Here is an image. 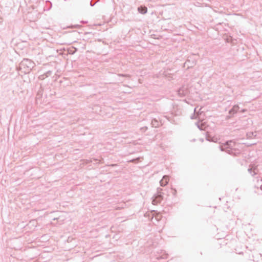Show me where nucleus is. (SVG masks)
Returning <instances> with one entry per match:
<instances>
[{
	"mask_svg": "<svg viewBox=\"0 0 262 262\" xmlns=\"http://www.w3.org/2000/svg\"><path fill=\"white\" fill-rule=\"evenodd\" d=\"M235 146V143L232 141H229L226 142V144L221 145L220 148L221 150H225L229 154H233L236 155L238 152L236 151L235 149H232V147Z\"/></svg>",
	"mask_w": 262,
	"mask_h": 262,
	"instance_id": "obj_1",
	"label": "nucleus"
},
{
	"mask_svg": "<svg viewBox=\"0 0 262 262\" xmlns=\"http://www.w3.org/2000/svg\"><path fill=\"white\" fill-rule=\"evenodd\" d=\"M188 90L187 86H182L177 91L178 95L180 97L185 96L188 94Z\"/></svg>",
	"mask_w": 262,
	"mask_h": 262,
	"instance_id": "obj_2",
	"label": "nucleus"
},
{
	"mask_svg": "<svg viewBox=\"0 0 262 262\" xmlns=\"http://www.w3.org/2000/svg\"><path fill=\"white\" fill-rule=\"evenodd\" d=\"M201 108H200L199 110V111H198V112H196V108H194V114L191 116V119H196V118H198L199 119L201 120L202 119V114L203 113V111H201Z\"/></svg>",
	"mask_w": 262,
	"mask_h": 262,
	"instance_id": "obj_3",
	"label": "nucleus"
},
{
	"mask_svg": "<svg viewBox=\"0 0 262 262\" xmlns=\"http://www.w3.org/2000/svg\"><path fill=\"white\" fill-rule=\"evenodd\" d=\"M206 139L207 140L209 141H212L214 142H216L217 141V138L215 137H212L209 133L207 132V134L206 135Z\"/></svg>",
	"mask_w": 262,
	"mask_h": 262,
	"instance_id": "obj_4",
	"label": "nucleus"
},
{
	"mask_svg": "<svg viewBox=\"0 0 262 262\" xmlns=\"http://www.w3.org/2000/svg\"><path fill=\"white\" fill-rule=\"evenodd\" d=\"M196 125L198 126V127L201 130L205 129L206 127V124L205 122H199L196 123Z\"/></svg>",
	"mask_w": 262,
	"mask_h": 262,
	"instance_id": "obj_5",
	"label": "nucleus"
},
{
	"mask_svg": "<svg viewBox=\"0 0 262 262\" xmlns=\"http://www.w3.org/2000/svg\"><path fill=\"white\" fill-rule=\"evenodd\" d=\"M138 10L139 12L141 14H144L147 13V7H146L145 6H141L138 7Z\"/></svg>",
	"mask_w": 262,
	"mask_h": 262,
	"instance_id": "obj_6",
	"label": "nucleus"
},
{
	"mask_svg": "<svg viewBox=\"0 0 262 262\" xmlns=\"http://www.w3.org/2000/svg\"><path fill=\"white\" fill-rule=\"evenodd\" d=\"M239 106L237 105H235L233 106L232 109L229 111L230 114H234L236 113L239 110Z\"/></svg>",
	"mask_w": 262,
	"mask_h": 262,
	"instance_id": "obj_7",
	"label": "nucleus"
},
{
	"mask_svg": "<svg viewBox=\"0 0 262 262\" xmlns=\"http://www.w3.org/2000/svg\"><path fill=\"white\" fill-rule=\"evenodd\" d=\"M248 171L252 176L256 174L257 172H258L257 169L254 166H253L251 168H249L248 169Z\"/></svg>",
	"mask_w": 262,
	"mask_h": 262,
	"instance_id": "obj_8",
	"label": "nucleus"
},
{
	"mask_svg": "<svg viewBox=\"0 0 262 262\" xmlns=\"http://www.w3.org/2000/svg\"><path fill=\"white\" fill-rule=\"evenodd\" d=\"M247 135L249 138H251L252 136H256V133L251 132V133H248Z\"/></svg>",
	"mask_w": 262,
	"mask_h": 262,
	"instance_id": "obj_9",
	"label": "nucleus"
},
{
	"mask_svg": "<svg viewBox=\"0 0 262 262\" xmlns=\"http://www.w3.org/2000/svg\"><path fill=\"white\" fill-rule=\"evenodd\" d=\"M189 60H188L184 64V67H187V68H189L190 66L189 65Z\"/></svg>",
	"mask_w": 262,
	"mask_h": 262,
	"instance_id": "obj_10",
	"label": "nucleus"
},
{
	"mask_svg": "<svg viewBox=\"0 0 262 262\" xmlns=\"http://www.w3.org/2000/svg\"><path fill=\"white\" fill-rule=\"evenodd\" d=\"M164 179H165V186L168 183L167 177L166 176H165Z\"/></svg>",
	"mask_w": 262,
	"mask_h": 262,
	"instance_id": "obj_11",
	"label": "nucleus"
},
{
	"mask_svg": "<svg viewBox=\"0 0 262 262\" xmlns=\"http://www.w3.org/2000/svg\"><path fill=\"white\" fill-rule=\"evenodd\" d=\"M245 111H246V110H244V109H243V110H242L241 111V112H243H243H245Z\"/></svg>",
	"mask_w": 262,
	"mask_h": 262,
	"instance_id": "obj_12",
	"label": "nucleus"
},
{
	"mask_svg": "<svg viewBox=\"0 0 262 262\" xmlns=\"http://www.w3.org/2000/svg\"><path fill=\"white\" fill-rule=\"evenodd\" d=\"M260 189L262 190V185L260 186Z\"/></svg>",
	"mask_w": 262,
	"mask_h": 262,
	"instance_id": "obj_13",
	"label": "nucleus"
}]
</instances>
